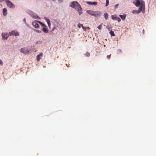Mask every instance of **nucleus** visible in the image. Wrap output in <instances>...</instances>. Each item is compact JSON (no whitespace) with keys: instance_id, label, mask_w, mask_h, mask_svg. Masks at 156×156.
I'll use <instances>...</instances> for the list:
<instances>
[{"instance_id":"f257e3e1","label":"nucleus","mask_w":156,"mask_h":156,"mask_svg":"<svg viewBox=\"0 0 156 156\" xmlns=\"http://www.w3.org/2000/svg\"><path fill=\"white\" fill-rule=\"evenodd\" d=\"M69 6L76 9L78 12L79 15L82 13V9L77 2L73 1L69 5Z\"/></svg>"},{"instance_id":"f03ea898","label":"nucleus","mask_w":156,"mask_h":156,"mask_svg":"<svg viewBox=\"0 0 156 156\" xmlns=\"http://www.w3.org/2000/svg\"><path fill=\"white\" fill-rule=\"evenodd\" d=\"M87 12L90 15L95 17L99 16L101 14V12L100 11H95L91 10H87Z\"/></svg>"},{"instance_id":"7ed1b4c3","label":"nucleus","mask_w":156,"mask_h":156,"mask_svg":"<svg viewBox=\"0 0 156 156\" xmlns=\"http://www.w3.org/2000/svg\"><path fill=\"white\" fill-rule=\"evenodd\" d=\"M6 3L9 7L14 8L15 7L14 5L9 0H7L5 1Z\"/></svg>"},{"instance_id":"20e7f679","label":"nucleus","mask_w":156,"mask_h":156,"mask_svg":"<svg viewBox=\"0 0 156 156\" xmlns=\"http://www.w3.org/2000/svg\"><path fill=\"white\" fill-rule=\"evenodd\" d=\"M145 4L143 1L141 2V5L138 9V10L140 12L143 9H144L145 8Z\"/></svg>"},{"instance_id":"39448f33","label":"nucleus","mask_w":156,"mask_h":156,"mask_svg":"<svg viewBox=\"0 0 156 156\" xmlns=\"http://www.w3.org/2000/svg\"><path fill=\"white\" fill-rule=\"evenodd\" d=\"M10 36L14 35L15 36H19V34L15 30L12 31L9 33Z\"/></svg>"},{"instance_id":"423d86ee","label":"nucleus","mask_w":156,"mask_h":156,"mask_svg":"<svg viewBox=\"0 0 156 156\" xmlns=\"http://www.w3.org/2000/svg\"><path fill=\"white\" fill-rule=\"evenodd\" d=\"M37 21L33 22L32 23L33 25L36 28H38L39 27V25L38 23V22Z\"/></svg>"},{"instance_id":"0eeeda50","label":"nucleus","mask_w":156,"mask_h":156,"mask_svg":"<svg viewBox=\"0 0 156 156\" xmlns=\"http://www.w3.org/2000/svg\"><path fill=\"white\" fill-rule=\"evenodd\" d=\"M20 51L21 52H22L24 54L27 53L29 52L28 49L25 48H22L21 49Z\"/></svg>"},{"instance_id":"6e6552de","label":"nucleus","mask_w":156,"mask_h":156,"mask_svg":"<svg viewBox=\"0 0 156 156\" xmlns=\"http://www.w3.org/2000/svg\"><path fill=\"white\" fill-rule=\"evenodd\" d=\"M142 0H136V3L135 4V5L136 7H138L139 5H141V2Z\"/></svg>"},{"instance_id":"1a4fd4ad","label":"nucleus","mask_w":156,"mask_h":156,"mask_svg":"<svg viewBox=\"0 0 156 156\" xmlns=\"http://www.w3.org/2000/svg\"><path fill=\"white\" fill-rule=\"evenodd\" d=\"M2 37L4 38L5 40L7 39L9 37V35L7 34H5L4 33H2Z\"/></svg>"},{"instance_id":"9d476101","label":"nucleus","mask_w":156,"mask_h":156,"mask_svg":"<svg viewBox=\"0 0 156 156\" xmlns=\"http://www.w3.org/2000/svg\"><path fill=\"white\" fill-rule=\"evenodd\" d=\"M86 3H87V4L89 5H96L97 4V2H87Z\"/></svg>"},{"instance_id":"9b49d317","label":"nucleus","mask_w":156,"mask_h":156,"mask_svg":"<svg viewBox=\"0 0 156 156\" xmlns=\"http://www.w3.org/2000/svg\"><path fill=\"white\" fill-rule=\"evenodd\" d=\"M44 19L46 21L48 27L50 28L51 26V23L50 20L46 17H44Z\"/></svg>"},{"instance_id":"f8f14e48","label":"nucleus","mask_w":156,"mask_h":156,"mask_svg":"<svg viewBox=\"0 0 156 156\" xmlns=\"http://www.w3.org/2000/svg\"><path fill=\"white\" fill-rule=\"evenodd\" d=\"M119 16L121 18L122 20H124L126 16V14H124L123 15H119Z\"/></svg>"},{"instance_id":"ddd939ff","label":"nucleus","mask_w":156,"mask_h":156,"mask_svg":"<svg viewBox=\"0 0 156 156\" xmlns=\"http://www.w3.org/2000/svg\"><path fill=\"white\" fill-rule=\"evenodd\" d=\"M42 30L44 33H48V29L46 28V27H43L42 28Z\"/></svg>"},{"instance_id":"4468645a","label":"nucleus","mask_w":156,"mask_h":156,"mask_svg":"<svg viewBox=\"0 0 156 156\" xmlns=\"http://www.w3.org/2000/svg\"><path fill=\"white\" fill-rule=\"evenodd\" d=\"M7 11V10L6 8H4L3 9V12L4 15L5 16L6 15Z\"/></svg>"},{"instance_id":"2eb2a0df","label":"nucleus","mask_w":156,"mask_h":156,"mask_svg":"<svg viewBox=\"0 0 156 156\" xmlns=\"http://www.w3.org/2000/svg\"><path fill=\"white\" fill-rule=\"evenodd\" d=\"M104 17L105 20L108 19V15L107 13H105L104 14Z\"/></svg>"},{"instance_id":"dca6fc26","label":"nucleus","mask_w":156,"mask_h":156,"mask_svg":"<svg viewBox=\"0 0 156 156\" xmlns=\"http://www.w3.org/2000/svg\"><path fill=\"white\" fill-rule=\"evenodd\" d=\"M140 12H139V10H133L132 12V13H137L138 14L140 13Z\"/></svg>"},{"instance_id":"f3484780","label":"nucleus","mask_w":156,"mask_h":156,"mask_svg":"<svg viewBox=\"0 0 156 156\" xmlns=\"http://www.w3.org/2000/svg\"><path fill=\"white\" fill-rule=\"evenodd\" d=\"M37 22L39 23L42 26L44 27H46V26L43 23L41 22L40 21H37Z\"/></svg>"},{"instance_id":"a211bd4d","label":"nucleus","mask_w":156,"mask_h":156,"mask_svg":"<svg viewBox=\"0 0 156 156\" xmlns=\"http://www.w3.org/2000/svg\"><path fill=\"white\" fill-rule=\"evenodd\" d=\"M112 18V20H116L117 17L115 16L112 15L111 16Z\"/></svg>"},{"instance_id":"6ab92c4d","label":"nucleus","mask_w":156,"mask_h":156,"mask_svg":"<svg viewBox=\"0 0 156 156\" xmlns=\"http://www.w3.org/2000/svg\"><path fill=\"white\" fill-rule=\"evenodd\" d=\"M109 33L112 36H115V34H114V32L113 31H110L109 32Z\"/></svg>"},{"instance_id":"aec40b11","label":"nucleus","mask_w":156,"mask_h":156,"mask_svg":"<svg viewBox=\"0 0 156 156\" xmlns=\"http://www.w3.org/2000/svg\"><path fill=\"white\" fill-rule=\"evenodd\" d=\"M85 55L87 57H89L90 56V54L89 52H87L85 54Z\"/></svg>"},{"instance_id":"412c9836","label":"nucleus","mask_w":156,"mask_h":156,"mask_svg":"<svg viewBox=\"0 0 156 156\" xmlns=\"http://www.w3.org/2000/svg\"><path fill=\"white\" fill-rule=\"evenodd\" d=\"M103 24V23H102L100 25H99V26L98 27V28L99 29L101 30L102 28V26Z\"/></svg>"},{"instance_id":"4be33fe9","label":"nucleus","mask_w":156,"mask_h":156,"mask_svg":"<svg viewBox=\"0 0 156 156\" xmlns=\"http://www.w3.org/2000/svg\"><path fill=\"white\" fill-rule=\"evenodd\" d=\"M109 3V0H106V6H107L108 5Z\"/></svg>"},{"instance_id":"5701e85b","label":"nucleus","mask_w":156,"mask_h":156,"mask_svg":"<svg viewBox=\"0 0 156 156\" xmlns=\"http://www.w3.org/2000/svg\"><path fill=\"white\" fill-rule=\"evenodd\" d=\"M37 57H41V56H43V54L42 53H40V54H39L38 55H37Z\"/></svg>"},{"instance_id":"b1692460","label":"nucleus","mask_w":156,"mask_h":156,"mask_svg":"<svg viewBox=\"0 0 156 156\" xmlns=\"http://www.w3.org/2000/svg\"><path fill=\"white\" fill-rule=\"evenodd\" d=\"M82 26V25L80 23H79L78 24V27L79 28H80Z\"/></svg>"},{"instance_id":"393cba45","label":"nucleus","mask_w":156,"mask_h":156,"mask_svg":"<svg viewBox=\"0 0 156 156\" xmlns=\"http://www.w3.org/2000/svg\"><path fill=\"white\" fill-rule=\"evenodd\" d=\"M116 20H117L118 22H120L121 21L119 17H117Z\"/></svg>"},{"instance_id":"a878e982","label":"nucleus","mask_w":156,"mask_h":156,"mask_svg":"<svg viewBox=\"0 0 156 156\" xmlns=\"http://www.w3.org/2000/svg\"><path fill=\"white\" fill-rule=\"evenodd\" d=\"M35 31L37 32L38 33H40L41 31L39 30H35Z\"/></svg>"},{"instance_id":"bb28decb","label":"nucleus","mask_w":156,"mask_h":156,"mask_svg":"<svg viewBox=\"0 0 156 156\" xmlns=\"http://www.w3.org/2000/svg\"><path fill=\"white\" fill-rule=\"evenodd\" d=\"M118 53H122V51L121 49H119L118 50Z\"/></svg>"},{"instance_id":"cd10ccee","label":"nucleus","mask_w":156,"mask_h":156,"mask_svg":"<svg viewBox=\"0 0 156 156\" xmlns=\"http://www.w3.org/2000/svg\"><path fill=\"white\" fill-rule=\"evenodd\" d=\"M111 55V54H110L109 55H108L107 56V58H108V59H110Z\"/></svg>"},{"instance_id":"c85d7f7f","label":"nucleus","mask_w":156,"mask_h":156,"mask_svg":"<svg viewBox=\"0 0 156 156\" xmlns=\"http://www.w3.org/2000/svg\"><path fill=\"white\" fill-rule=\"evenodd\" d=\"M40 57H37V60L38 61L40 60Z\"/></svg>"},{"instance_id":"c756f323","label":"nucleus","mask_w":156,"mask_h":156,"mask_svg":"<svg viewBox=\"0 0 156 156\" xmlns=\"http://www.w3.org/2000/svg\"><path fill=\"white\" fill-rule=\"evenodd\" d=\"M119 5V4H116V5H115V9L117 8L118 7V6Z\"/></svg>"},{"instance_id":"7c9ffc66","label":"nucleus","mask_w":156,"mask_h":156,"mask_svg":"<svg viewBox=\"0 0 156 156\" xmlns=\"http://www.w3.org/2000/svg\"><path fill=\"white\" fill-rule=\"evenodd\" d=\"M106 28L108 29L109 30H110V27L109 26H107L106 27Z\"/></svg>"},{"instance_id":"2f4dec72","label":"nucleus","mask_w":156,"mask_h":156,"mask_svg":"<svg viewBox=\"0 0 156 156\" xmlns=\"http://www.w3.org/2000/svg\"><path fill=\"white\" fill-rule=\"evenodd\" d=\"M82 28H83V29H84V30H85V29H86L85 28V27H83V25H82Z\"/></svg>"},{"instance_id":"473e14b6","label":"nucleus","mask_w":156,"mask_h":156,"mask_svg":"<svg viewBox=\"0 0 156 156\" xmlns=\"http://www.w3.org/2000/svg\"><path fill=\"white\" fill-rule=\"evenodd\" d=\"M0 64H2V62L1 60H0Z\"/></svg>"},{"instance_id":"72a5a7b5","label":"nucleus","mask_w":156,"mask_h":156,"mask_svg":"<svg viewBox=\"0 0 156 156\" xmlns=\"http://www.w3.org/2000/svg\"><path fill=\"white\" fill-rule=\"evenodd\" d=\"M63 0H58L59 2H61L63 1Z\"/></svg>"},{"instance_id":"f704fd0d","label":"nucleus","mask_w":156,"mask_h":156,"mask_svg":"<svg viewBox=\"0 0 156 156\" xmlns=\"http://www.w3.org/2000/svg\"><path fill=\"white\" fill-rule=\"evenodd\" d=\"M23 21H25V22H26V19L25 18H24V19H23Z\"/></svg>"},{"instance_id":"c9c22d12","label":"nucleus","mask_w":156,"mask_h":156,"mask_svg":"<svg viewBox=\"0 0 156 156\" xmlns=\"http://www.w3.org/2000/svg\"><path fill=\"white\" fill-rule=\"evenodd\" d=\"M53 30H54L53 29H52V30L53 31Z\"/></svg>"}]
</instances>
